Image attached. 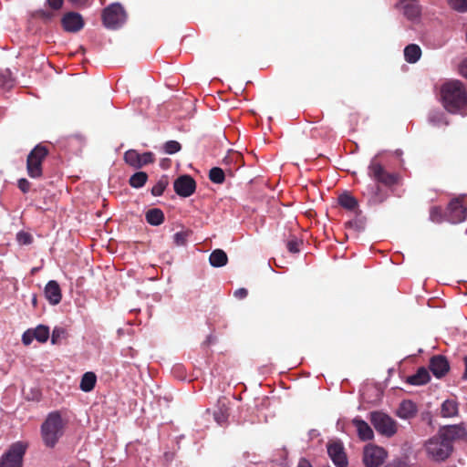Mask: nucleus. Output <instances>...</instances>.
<instances>
[{
	"label": "nucleus",
	"mask_w": 467,
	"mask_h": 467,
	"mask_svg": "<svg viewBox=\"0 0 467 467\" xmlns=\"http://www.w3.org/2000/svg\"><path fill=\"white\" fill-rule=\"evenodd\" d=\"M163 149L167 154H174L181 150L182 145L176 140H169L164 143Z\"/></svg>",
	"instance_id": "38"
},
{
	"label": "nucleus",
	"mask_w": 467,
	"mask_h": 467,
	"mask_svg": "<svg viewBox=\"0 0 467 467\" xmlns=\"http://www.w3.org/2000/svg\"><path fill=\"white\" fill-rule=\"evenodd\" d=\"M385 467H410L406 460L395 459L389 462Z\"/></svg>",
	"instance_id": "47"
},
{
	"label": "nucleus",
	"mask_w": 467,
	"mask_h": 467,
	"mask_svg": "<svg viewBox=\"0 0 467 467\" xmlns=\"http://www.w3.org/2000/svg\"><path fill=\"white\" fill-rule=\"evenodd\" d=\"M431 376L429 370L424 367L420 368L417 372L407 379V383L410 385L420 386L430 381Z\"/></svg>",
	"instance_id": "22"
},
{
	"label": "nucleus",
	"mask_w": 467,
	"mask_h": 467,
	"mask_svg": "<svg viewBox=\"0 0 467 467\" xmlns=\"http://www.w3.org/2000/svg\"><path fill=\"white\" fill-rule=\"evenodd\" d=\"M148 180V174L144 171H137L130 176L129 182L133 188H141Z\"/></svg>",
	"instance_id": "30"
},
{
	"label": "nucleus",
	"mask_w": 467,
	"mask_h": 467,
	"mask_svg": "<svg viewBox=\"0 0 467 467\" xmlns=\"http://www.w3.org/2000/svg\"><path fill=\"white\" fill-rule=\"evenodd\" d=\"M338 203L340 206L348 211H355L358 206V200L347 192L338 196Z\"/></svg>",
	"instance_id": "28"
},
{
	"label": "nucleus",
	"mask_w": 467,
	"mask_h": 467,
	"mask_svg": "<svg viewBox=\"0 0 467 467\" xmlns=\"http://www.w3.org/2000/svg\"><path fill=\"white\" fill-rule=\"evenodd\" d=\"M126 12L119 3L111 4L102 13L103 24L111 29L119 27L126 21Z\"/></svg>",
	"instance_id": "8"
},
{
	"label": "nucleus",
	"mask_w": 467,
	"mask_h": 467,
	"mask_svg": "<svg viewBox=\"0 0 467 467\" xmlns=\"http://www.w3.org/2000/svg\"><path fill=\"white\" fill-rule=\"evenodd\" d=\"M430 219L436 223H441L443 220L442 209L439 206H433L430 210Z\"/></svg>",
	"instance_id": "39"
},
{
	"label": "nucleus",
	"mask_w": 467,
	"mask_h": 467,
	"mask_svg": "<svg viewBox=\"0 0 467 467\" xmlns=\"http://www.w3.org/2000/svg\"><path fill=\"white\" fill-rule=\"evenodd\" d=\"M0 86L5 89H9L12 88L13 79L11 78V74L8 70L0 73Z\"/></svg>",
	"instance_id": "41"
},
{
	"label": "nucleus",
	"mask_w": 467,
	"mask_h": 467,
	"mask_svg": "<svg viewBox=\"0 0 467 467\" xmlns=\"http://www.w3.org/2000/svg\"><path fill=\"white\" fill-rule=\"evenodd\" d=\"M271 119H272L271 118H268V119H267L268 125L270 124Z\"/></svg>",
	"instance_id": "56"
},
{
	"label": "nucleus",
	"mask_w": 467,
	"mask_h": 467,
	"mask_svg": "<svg viewBox=\"0 0 467 467\" xmlns=\"http://www.w3.org/2000/svg\"><path fill=\"white\" fill-rule=\"evenodd\" d=\"M45 296L51 305H57L61 301V289L57 281L51 280L46 285Z\"/></svg>",
	"instance_id": "20"
},
{
	"label": "nucleus",
	"mask_w": 467,
	"mask_h": 467,
	"mask_svg": "<svg viewBox=\"0 0 467 467\" xmlns=\"http://www.w3.org/2000/svg\"><path fill=\"white\" fill-rule=\"evenodd\" d=\"M353 425L356 427L358 436L362 441H369L374 437V433L370 426L363 420L355 418L352 420Z\"/></svg>",
	"instance_id": "21"
},
{
	"label": "nucleus",
	"mask_w": 467,
	"mask_h": 467,
	"mask_svg": "<svg viewBox=\"0 0 467 467\" xmlns=\"http://www.w3.org/2000/svg\"><path fill=\"white\" fill-rule=\"evenodd\" d=\"M446 441L452 445L453 441L463 438L466 434L465 428L460 425H448L440 429L438 431Z\"/></svg>",
	"instance_id": "16"
},
{
	"label": "nucleus",
	"mask_w": 467,
	"mask_h": 467,
	"mask_svg": "<svg viewBox=\"0 0 467 467\" xmlns=\"http://www.w3.org/2000/svg\"><path fill=\"white\" fill-rule=\"evenodd\" d=\"M417 413V407L411 400H403L397 410V415L401 419H410Z\"/></svg>",
	"instance_id": "23"
},
{
	"label": "nucleus",
	"mask_w": 467,
	"mask_h": 467,
	"mask_svg": "<svg viewBox=\"0 0 467 467\" xmlns=\"http://www.w3.org/2000/svg\"><path fill=\"white\" fill-rule=\"evenodd\" d=\"M26 446L22 442L13 444L0 461V467H22Z\"/></svg>",
	"instance_id": "10"
},
{
	"label": "nucleus",
	"mask_w": 467,
	"mask_h": 467,
	"mask_svg": "<svg viewBox=\"0 0 467 467\" xmlns=\"http://www.w3.org/2000/svg\"><path fill=\"white\" fill-rule=\"evenodd\" d=\"M97 381V377L93 372H86L80 381V389L85 392L91 391Z\"/></svg>",
	"instance_id": "29"
},
{
	"label": "nucleus",
	"mask_w": 467,
	"mask_h": 467,
	"mask_svg": "<svg viewBox=\"0 0 467 467\" xmlns=\"http://www.w3.org/2000/svg\"><path fill=\"white\" fill-rule=\"evenodd\" d=\"M124 161L129 165L140 169L141 168V163H140V153L135 150H129L124 153Z\"/></svg>",
	"instance_id": "31"
},
{
	"label": "nucleus",
	"mask_w": 467,
	"mask_h": 467,
	"mask_svg": "<svg viewBox=\"0 0 467 467\" xmlns=\"http://www.w3.org/2000/svg\"><path fill=\"white\" fill-rule=\"evenodd\" d=\"M66 422L59 411L50 412L41 425V437L44 444L54 448L64 435Z\"/></svg>",
	"instance_id": "2"
},
{
	"label": "nucleus",
	"mask_w": 467,
	"mask_h": 467,
	"mask_svg": "<svg viewBox=\"0 0 467 467\" xmlns=\"http://www.w3.org/2000/svg\"><path fill=\"white\" fill-rule=\"evenodd\" d=\"M361 193L367 199L369 205L379 204L387 198V192L374 180L364 186Z\"/></svg>",
	"instance_id": "11"
},
{
	"label": "nucleus",
	"mask_w": 467,
	"mask_h": 467,
	"mask_svg": "<svg viewBox=\"0 0 467 467\" xmlns=\"http://www.w3.org/2000/svg\"><path fill=\"white\" fill-rule=\"evenodd\" d=\"M17 186L22 192L26 193L30 190L31 183L29 182L28 180L22 178V179L18 180Z\"/></svg>",
	"instance_id": "46"
},
{
	"label": "nucleus",
	"mask_w": 467,
	"mask_h": 467,
	"mask_svg": "<svg viewBox=\"0 0 467 467\" xmlns=\"http://www.w3.org/2000/svg\"><path fill=\"white\" fill-rule=\"evenodd\" d=\"M421 56V49L416 44H410L404 48V57L408 63H416Z\"/></svg>",
	"instance_id": "26"
},
{
	"label": "nucleus",
	"mask_w": 467,
	"mask_h": 467,
	"mask_svg": "<svg viewBox=\"0 0 467 467\" xmlns=\"http://www.w3.org/2000/svg\"><path fill=\"white\" fill-rule=\"evenodd\" d=\"M467 216V208L459 199L452 200L447 208V218L451 223L463 222Z\"/></svg>",
	"instance_id": "14"
},
{
	"label": "nucleus",
	"mask_w": 467,
	"mask_h": 467,
	"mask_svg": "<svg viewBox=\"0 0 467 467\" xmlns=\"http://www.w3.org/2000/svg\"><path fill=\"white\" fill-rule=\"evenodd\" d=\"M31 302H32L33 306L36 307V306H37V296H36V295H35V294L33 295Z\"/></svg>",
	"instance_id": "54"
},
{
	"label": "nucleus",
	"mask_w": 467,
	"mask_h": 467,
	"mask_svg": "<svg viewBox=\"0 0 467 467\" xmlns=\"http://www.w3.org/2000/svg\"><path fill=\"white\" fill-rule=\"evenodd\" d=\"M368 174L376 182L387 187L397 184L399 181L398 174L388 172L375 159H373L368 165Z\"/></svg>",
	"instance_id": "6"
},
{
	"label": "nucleus",
	"mask_w": 467,
	"mask_h": 467,
	"mask_svg": "<svg viewBox=\"0 0 467 467\" xmlns=\"http://www.w3.org/2000/svg\"><path fill=\"white\" fill-rule=\"evenodd\" d=\"M430 369L436 378H441L449 371L450 365L445 357L438 355L431 358Z\"/></svg>",
	"instance_id": "17"
},
{
	"label": "nucleus",
	"mask_w": 467,
	"mask_h": 467,
	"mask_svg": "<svg viewBox=\"0 0 467 467\" xmlns=\"http://www.w3.org/2000/svg\"><path fill=\"white\" fill-rule=\"evenodd\" d=\"M460 73L463 78H467V59H464L460 65Z\"/></svg>",
	"instance_id": "50"
},
{
	"label": "nucleus",
	"mask_w": 467,
	"mask_h": 467,
	"mask_svg": "<svg viewBox=\"0 0 467 467\" xmlns=\"http://www.w3.org/2000/svg\"><path fill=\"white\" fill-rule=\"evenodd\" d=\"M67 337V331L63 327H56L53 329L51 335V343L54 345L60 344L62 339H65Z\"/></svg>",
	"instance_id": "36"
},
{
	"label": "nucleus",
	"mask_w": 467,
	"mask_h": 467,
	"mask_svg": "<svg viewBox=\"0 0 467 467\" xmlns=\"http://www.w3.org/2000/svg\"><path fill=\"white\" fill-rule=\"evenodd\" d=\"M369 420L375 430L383 436L392 437L398 431L396 420L384 412L373 411L369 415Z\"/></svg>",
	"instance_id": "5"
},
{
	"label": "nucleus",
	"mask_w": 467,
	"mask_h": 467,
	"mask_svg": "<svg viewBox=\"0 0 467 467\" xmlns=\"http://www.w3.org/2000/svg\"><path fill=\"white\" fill-rule=\"evenodd\" d=\"M48 149L42 145L37 144L28 154L26 159V171L27 174L34 179L42 177L43 169L42 162L48 155Z\"/></svg>",
	"instance_id": "3"
},
{
	"label": "nucleus",
	"mask_w": 467,
	"mask_h": 467,
	"mask_svg": "<svg viewBox=\"0 0 467 467\" xmlns=\"http://www.w3.org/2000/svg\"><path fill=\"white\" fill-rule=\"evenodd\" d=\"M35 339L33 329H27L22 336V342L25 346H29Z\"/></svg>",
	"instance_id": "45"
},
{
	"label": "nucleus",
	"mask_w": 467,
	"mask_h": 467,
	"mask_svg": "<svg viewBox=\"0 0 467 467\" xmlns=\"http://www.w3.org/2000/svg\"><path fill=\"white\" fill-rule=\"evenodd\" d=\"M192 232L187 231H181L177 232L173 235V243L177 246H183L187 244L188 237L191 235Z\"/></svg>",
	"instance_id": "35"
},
{
	"label": "nucleus",
	"mask_w": 467,
	"mask_h": 467,
	"mask_svg": "<svg viewBox=\"0 0 467 467\" xmlns=\"http://www.w3.org/2000/svg\"><path fill=\"white\" fill-rule=\"evenodd\" d=\"M35 339L40 343H45L49 337V328L47 326L39 325L33 329Z\"/></svg>",
	"instance_id": "33"
},
{
	"label": "nucleus",
	"mask_w": 467,
	"mask_h": 467,
	"mask_svg": "<svg viewBox=\"0 0 467 467\" xmlns=\"http://www.w3.org/2000/svg\"><path fill=\"white\" fill-rule=\"evenodd\" d=\"M327 453L337 467H347L348 464L347 454L340 441H331L327 445Z\"/></svg>",
	"instance_id": "13"
},
{
	"label": "nucleus",
	"mask_w": 467,
	"mask_h": 467,
	"mask_svg": "<svg viewBox=\"0 0 467 467\" xmlns=\"http://www.w3.org/2000/svg\"><path fill=\"white\" fill-rule=\"evenodd\" d=\"M441 96L444 108L452 114L467 105V92L459 80L445 82L441 87Z\"/></svg>",
	"instance_id": "1"
},
{
	"label": "nucleus",
	"mask_w": 467,
	"mask_h": 467,
	"mask_svg": "<svg viewBox=\"0 0 467 467\" xmlns=\"http://www.w3.org/2000/svg\"><path fill=\"white\" fill-rule=\"evenodd\" d=\"M298 467H312L306 459H301L298 462Z\"/></svg>",
	"instance_id": "52"
},
{
	"label": "nucleus",
	"mask_w": 467,
	"mask_h": 467,
	"mask_svg": "<svg viewBox=\"0 0 467 467\" xmlns=\"http://www.w3.org/2000/svg\"><path fill=\"white\" fill-rule=\"evenodd\" d=\"M145 219L149 224L158 226L164 222V213L159 208H152L146 212Z\"/></svg>",
	"instance_id": "25"
},
{
	"label": "nucleus",
	"mask_w": 467,
	"mask_h": 467,
	"mask_svg": "<svg viewBox=\"0 0 467 467\" xmlns=\"http://www.w3.org/2000/svg\"><path fill=\"white\" fill-rule=\"evenodd\" d=\"M259 125H260V122H259V120L256 119V120H255L254 124H253V126H254V127H259Z\"/></svg>",
	"instance_id": "55"
},
{
	"label": "nucleus",
	"mask_w": 467,
	"mask_h": 467,
	"mask_svg": "<svg viewBox=\"0 0 467 467\" xmlns=\"http://www.w3.org/2000/svg\"><path fill=\"white\" fill-rule=\"evenodd\" d=\"M464 373L462 375V379H467V357L464 358Z\"/></svg>",
	"instance_id": "53"
},
{
	"label": "nucleus",
	"mask_w": 467,
	"mask_h": 467,
	"mask_svg": "<svg viewBox=\"0 0 467 467\" xmlns=\"http://www.w3.org/2000/svg\"><path fill=\"white\" fill-rule=\"evenodd\" d=\"M48 6L53 10H58L62 7L63 0H47Z\"/></svg>",
	"instance_id": "48"
},
{
	"label": "nucleus",
	"mask_w": 467,
	"mask_h": 467,
	"mask_svg": "<svg viewBox=\"0 0 467 467\" xmlns=\"http://www.w3.org/2000/svg\"><path fill=\"white\" fill-rule=\"evenodd\" d=\"M248 295V291L246 288H238L234 291V296L237 298V299H244Z\"/></svg>",
	"instance_id": "49"
},
{
	"label": "nucleus",
	"mask_w": 467,
	"mask_h": 467,
	"mask_svg": "<svg viewBox=\"0 0 467 467\" xmlns=\"http://www.w3.org/2000/svg\"><path fill=\"white\" fill-rule=\"evenodd\" d=\"M16 240L20 244H30L33 242V237L30 234L20 231L16 234Z\"/></svg>",
	"instance_id": "43"
},
{
	"label": "nucleus",
	"mask_w": 467,
	"mask_h": 467,
	"mask_svg": "<svg viewBox=\"0 0 467 467\" xmlns=\"http://www.w3.org/2000/svg\"><path fill=\"white\" fill-rule=\"evenodd\" d=\"M228 400L226 398H220L216 404V409L213 410L214 420L219 425H224L229 417V407Z\"/></svg>",
	"instance_id": "18"
},
{
	"label": "nucleus",
	"mask_w": 467,
	"mask_h": 467,
	"mask_svg": "<svg viewBox=\"0 0 467 467\" xmlns=\"http://www.w3.org/2000/svg\"><path fill=\"white\" fill-rule=\"evenodd\" d=\"M38 16L46 20H50L53 17V14L48 11L40 10L37 12Z\"/></svg>",
	"instance_id": "51"
},
{
	"label": "nucleus",
	"mask_w": 467,
	"mask_h": 467,
	"mask_svg": "<svg viewBox=\"0 0 467 467\" xmlns=\"http://www.w3.org/2000/svg\"><path fill=\"white\" fill-rule=\"evenodd\" d=\"M169 184L168 177L162 176L158 182L151 188L153 196H161Z\"/></svg>",
	"instance_id": "34"
},
{
	"label": "nucleus",
	"mask_w": 467,
	"mask_h": 467,
	"mask_svg": "<svg viewBox=\"0 0 467 467\" xmlns=\"http://www.w3.org/2000/svg\"><path fill=\"white\" fill-rule=\"evenodd\" d=\"M400 4L402 6L404 16L408 19L414 20L420 16L421 7L418 0H400Z\"/></svg>",
	"instance_id": "19"
},
{
	"label": "nucleus",
	"mask_w": 467,
	"mask_h": 467,
	"mask_svg": "<svg viewBox=\"0 0 467 467\" xmlns=\"http://www.w3.org/2000/svg\"><path fill=\"white\" fill-rule=\"evenodd\" d=\"M63 28L67 32H78L84 26V20L78 13L69 12L61 20Z\"/></svg>",
	"instance_id": "15"
},
{
	"label": "nucleus",
	"mask_w": 467,
	"mask_h": 467,
	"mask_svg": "<svg viewBox=\"0 0 467 467\" xmlns=\"http://www.w3.org/2000/svg\"><path fill=\"white\" fill-rule=\"evenodd\" d=\"M386 450L375 444H367L363 450V463L366 467H379L386 460Z\"/></svg>",
	"instance_id": "9"
},
{
	"label": "nucleus",
	"mask_w": 467,
	"mask_h": 467,
	"mask_svg": "<svg viewBox=\"0 0 467 467\" xmlns=\"http://www.w3.org/2000/svg\"><path fill=\"white\" fill-rule=\"evenodd\" d=\"M453 446L439 433L431 438L426 443L428 454L435 461H444L451 451Z\"/></svg>",
	"instance_id": "4"
},
{
	"label": "nucleus",
	"mask_w": 467,
	"mask_h": 467,
	"mask_svg": "<svg viewBox=\"0 0 467 467\" xmlns=\"http://www.w3.org/2000/svg\"><path fill=\"white\" fill-rule=\"evenodd\" d=\"M0 114H4L3 112H0Z\"/></svg>",
	"instance_id": "57"
},
{
	"label": "nucleus",
	"mask_w": 467,
	"mask_h": 467,
	"mask_svg": "<svg viewBox=\"0 0 467 467\" xmlns=\"http://www.w3.org/2000/svg\"><path fill=\"white\" fill-rule=\"evenodd\" d=\"M368 174L376 182L387 187L397 184L399 181L398 174L388 172L375 159H373L368 165Z\"/></svg>",
	"instance_id": "7"
},
{
	"label": "nucleus",
	"mask_w": 467,
	"mask_h": 467,
	"mask_svg": "<svg viewBox=\"0 0 467 467\" xmlns=\"http://www.w3.org/2000/svg\"><path fill=\"white\" fill-rule=\"evenodd\" d=\"M209 179L212 182L216 184H222L225 181V174L223 169L219 167H213L209 171Z\"/></svg>",
	"instance_id": "32"
},
{
	"label": "nucleus",
	"mask_w": 467,
	"mask_h": 467,
	"mask_svg": "<svg viewBox=\"0 0 467 467\" xmlns=\"http://www.w3.org/2000/svg\"><path fill=\"white\" fill-rule=\"evenodd\" d=\"M441 414L444 418H450L458 414V403L453 400H446L441 407Z\"/></svg>",
	"instance_id": "27"
},
{
	"label": "nucleus",
	"mask_w": 467,
	"mask_h": 467,
	"mask_svg": "<svg viewBox=\"0 0 467 467\" xmlns=\"http://www.w3.org/2000/svg\"><path fill=\"white\" fill-rule=\"evenodd\" d=\"M347 229L353 230L356 233H359L365 229V222L363 219L356 218L352 221H348L345 223Z\"/></svg>",
	"instance_id": "37"
},
{
	"label": "nucleus",
	"mask_w": 467,
	"mask_h": 467,
	"mask_svg": "<svg viewBox=\"0 0 467 467\" xmlns=\"http://www.w3.org/2000/svg\"><path fill=\"white\" fill-rule=\"evenodd\" d=\"M155 161L154 155L152 152L148 151L143 154H140V163H141V167L153 163Z\"/></svg>",
	"instance_id": "44"
},
{
	"label": "nucleus",
	"mask_w": 467,
	"mask_h": 467,
	"mask_svg": "<svg viewBox=\"0 0 467 467\" xmlns=\"http://www.w3.org/2000/svg\"><path fill=\"white\" fill-rule=\"evenodd\" d=\"M209 262L213 267H222L227 264L228 256L223 250L215 249L211 253Z\"/></svg>",
	"instance_id": "24"
},
{
	"label": "nucleus",
	"mask_w": 467,
	"mask_h": 467,
	"mask_svg": "<svg viewBox=\"0 0 467 467\" xmlns=\"http://www.w3.org/2000/svg\"><path fill=\"white\" fill-rule=\"evenodd\" d=\"M450 6L459 12L467 11V0H449Z\"/></svg>",
	"instance_id": "42"
},
{
	"label": "nucleus",
	"mask_w": 467,
	"mask_h": 467,
	"mask_svg": "<svg viewBox=\"0 0 467 467\" xmlns=\"http://www.w3.org/2000/svg\"><path fill=\"white\" fill-rule=\"evenodd\" d=\"M175 192L181 197H189L196 190V182L190 175H181L173 182Z\"/></svg>",
	"instance_id": "12"
},
{
	"label": "nucleus",
	"mask_w": 467,
	"mask_h": 467,
	"mask_svg": "<svg viewBox=\"0 0 467 467\" xmlns=\"http://www.w3.org/2000/svg\"><path fill=\"white\" fill-rule=\"evenodd\" d=\"M302 241L297 237H292L286 243V248L290 253L296 254L300 251Z\"/></svg>",
	"instance_id": "40"
}]
</instances>
